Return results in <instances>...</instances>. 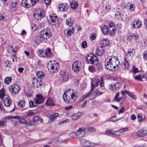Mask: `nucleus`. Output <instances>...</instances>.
<instances>
[{
  "label": "nucleus",
  "instance_id": "nucleus-1",
  "mask_svg": "<svg viewBox=\"0 0 147 147\" xmlns=\"http://www.w3.org/2000/svg\"><path fill=\"white\" fill-rule=\"evenodd\" d=\"M105 65L107 69L113 71L118 69L120 63L117 57L111 56L105 60Z\"/></svg>",
  "mask_w": 147,
  "mask_h": 147
},
{
  "label": "nucleus",
  "instance_id": "nucleus-2",
  "mask_svg": "<svg viewBox=\"0 0 147 147\" xmlns=\"http://www.w3.org/2000/svg\"><path fill=\"white\" fill-rule=\"evenodd\" d=\"M63 97L65 102L72 104L77 99V92L71 89L67 90L63 94Z\"/></svg>",
  "mask_w": 147,
  "mask_h": 147
},
{
  "label": "nucleus",
  "instance_id": "nucleus-3",
  "mask_svg": "<svg viewBox=\"0 0 147 147\" xmlns=\"http://www.w3.org/2000/svg\"><path fill=\"white\" fill-rule=\"evenodd\" d=\"M95 128L91 127L85 128L82 127H79L76 132L78 137L79 138H82L85 135L86 132L95 131Z\"/></svg>",
  "mask_w": 147,
  "mask_h": 147
},
{
  "label": "nucleus",
  "instance_id": "nucleus-4",
  "mask_svg": "<svg viewBox=\"0 0 147 147\" xmlns=\"http://www.w3.org/2000/svg\"><path fill=\"white\" fill-rule=\"evenodd\" d=\"M86 58L89 63L94 65L98 63L97 56L93 53H90L88 55Z\"/></svg>",
  "mask_w": 147,
  "mask_h": 147
},
{
  "label": "nucleus",
  "instance_id": "nucleus-5",
  "mask_svg": "<svg viewBox=\"0 0 147 147\" xmlns=\"http://www.w3.org/2000/svg\"><path fill=\"white\" fill-rule=\"evenodd\" d=\"M51 36V35L49 29H44L41 32L40 36L41 38L47 39L50 38Z\"/></svg>",
  "mask_w": 147,
  "mask_h": 147
},
{
  "label": "nucleus",
  "instance_id": "nucleus-6",
  "mask_svg": "<svg viewBox=\"0 0 147 147\" xmlns=\"http://www.w3.org/2000/svg\"><path fill=\"white\" fill-rule=\"evenodd\" d=\"M80 142L81 145L86 147H92L95 146L96 145L95 144L85 139L80 140Z\"/></svg>",
  "mask_w": 147,
  "mask_h": 147
},
{
  "label": "nucleus",
  "instance_id": "nucleus-7",
  "mask_svg": "<svg viewBox=\"0 0 147 147\" xmlns=\"http://www.w3.org/2000/svg\"><path fill=\"white\" fill-rule=\"evenodd\" d=\"M34 18L37 20H40L43 18L44 14L43 12L40 9H37L35 10L34 13Z\"/></svg>",
  "mask_w": 147,
  "mask_h": 147
},
{
  "label": "nucleus",
  "instance_id": "nucleus-8",
  "mask_svg": "<svg viewBox=\"0 0 147 147\" xmlns=\"http://www.w3.org/2000/svg\"><path fill=\"white\" fill-rule=\"evenodd\" d=\"M49 22L52 25H55L58 23L59 18L55 14L50 15L49 16Z\"/></svg>",
  "mask_w": 147,
  "mask_h": 147
},
{
  "label": "nucleus",
  "instance_id": "nucleus-9",
  "mask_svg": "<svg viewBox=\"0 0 147 147\" xmlns=\"http://www.w3.org/2000/svg\"><path fill=\"white\" fill-rule=\"evenodd\" d=\"M81 63L79 61L74 62L72 65V69L73 71L76 72L79 71L81 69Z\"/></svg>",
  "mask_w": 147,
  "mask_h": 147
},
{
  "label": "nucleus",
  "instance_id": "nucleus-10",
  "mask_svg": "<svg viewBox=\"0 0 147 147\" xmlns=\"http://www.w3.org/2000/svg\"><path fill=\"white\" fill-rule=\"evenodd\" d=\"M44 98L40 94H36V97L34 99V101L36 105L42 103L44 102Z\"/></svg>",
  "mask_w": 147,
  "mask_h": 147
},
{
  "label": "nucleus",
  "instance_id": "nucleus-11",
  "mask_svg": "<svg viewBox=\"0 0 147 147\" xmlns=\"http://www.w3.org/2000/svg\"><path fill=\"white\" fill-rule=\"evenodd\" d=\"M20 88L17 85L14 84L11 86L9 88L10 92L12 93L15 94L18 93L19 91Z\"/></svg>",
  "mask_w": 147,
  "mask_h": 147
},
{
  "label": "nucleus",
  "instance_id": "nucleus-12",
  "mask_svg": "<svg viewBox=\"0 0 147 147\" xmlns=\"http://www.w3.org/2000/svg\"><path fill=\"white\" fill-rule=\"evenodd\" d=\"M32 0H22L21 2L22 5L26 8H29L33 5Z\"/></svg>",
  "mask_w": 147,
  "mask_h": 147
},
{
  "label": "nucleus",
  "instance_id": "nucleus-13",
  "mask_svg": "<svg viewBox=\"0 0 147 147\" xmlns=\"http://www.w3.org/2000/svg\"><path fill=\"white\" fill-rule=\"evenodd\" d=\"M105 51V47L103 46H102L101 45L100 47H98L97 48L96 53L98 55L101 56L103 55Z\"/></svg>",
  "mask_w": 147,
  "mask_h": 147
},
{
  "label": "nucleus",
  "instance_id": "nucleus-14",
  "mask_svg": "<svg viewBox=\"0 0 147 147\" xmlns=\"http://www.w3.org/2000/svg\"><path fill=\"white\" fill-rule=\"evenodd\" d=\"M99 80L98 78H95L93 80L92 79L91 81V89L90 90L92 92L94 89V87H97L98 85Z\"/></svg>",
  "mask_w": 147,
  "mask_h": 147
},
{
  "label": "nucleus",
  "instance_id": "nucleus-15",
  "mask_svg": "<svg viewBox=\"0 0 147 147\" xmlns=\"http://www.w3.org/2000/svg\"><path fill=\"white\" fill-rule=\"evenodd\" d=\"M32 84L34 86L38 88V87L42 85V82L40 79L39 80L34 78L32 80Z\"/></svg>",
  "mask_w": 147,
  "mask_h": 147
},
{
  "label": "nucleus",
  "instance_id": "nucleus-16",
  "mask_svg": "<svg viewBox=\"0 0 147 147\" xmlns=\"http://www.w3.org/2000/svg\"><path fill=\"white\" fill-rule=\"evenodd\" d=\"M136 134L138 137H144L147 135V131L142 129L136 132Z\"/></svg>",
  "mask_w": 147,
  "mask_h": 147
},
{
  "label": "nucleus",
  "instance_id": "nucleus-17",
  "mask_svg": "<svg viewBox=\"0 0 147 147\" xmlns=\"http://www.w3.org/2000/svg\"><path fill=\"white\" fill-rule=\"evenodd\" d=\"M74 28L72 26L69 27L64 31V33L67 36H70L74 33Z\"/></svg>",
  "mask_w": 147,
  "mask_h": 147
},
{
  "label": "nucleus",
  "instance_id": "nucleus-18",
  "mask_svg": "<svg viewBox=\"0 0 147 147\" xmlns=\"http://www.w3.org/2000/svg\"><path fill=\"white\" fill-rule=\"evenodd\" d=\"M58 8L59 10L62 11H67L69 5L66 3H62L59 5Z\"/></svg>",
  "mask_w": 147,
  "mask_h": 147
},
{
  "label": "nucleus",
  "instance_id": "nucleus-19",
  "mask_svg": "<svg viewBox=\"0 0 147 147\" xmlns=\"http://www.w3.org/2000/svg\"><path fill=\"white\" fill-rule=\"evenodd\" d=\"M60 74L61 76V78H62L63 82H66L68 80L69 76L67 73L63 71L60 72Z\"/></svg>",
  "mask_w": 147,
  "mask_h": 147
},
{
  "label": "nucleus",
  "instance_id": "nucleus-20",
  "mask_svg": "<svg viewBox=\"0 0 147 147\" xmlns=\"http://www.w3.org/2000/svg\"><path fill=\"white\" fill-rule=\"evenodd\" d=\"M50 69L51 71L53 73L57 72L59 68V64L58 63L53 64H51V65Z\"/></svg>",
  "mask_w": 147,
  "mask_h": 147
},
{
  "label": "nucleus",
  "instance_id": "nucleus-21",
  "mask_svg": "<svg viewBox=\"0 0 147 147\" xmlns=\"http://www.w3.org/2000/svg\"><path fill=\"white\" fill-rule=\"evenodd\" d=\"M142 25L141 22L138 20L134 21L133 23L132 28H139Z\"/></svg>",
  "mask_w": 147,
  "mask_h": 147
},
{
  "label": "nucleus",
  "instance_id": "nucleus-22",
  "mask_svg": "<svg viewBox=\"0 0 147 147\" xmlns=\"http://www.w3.org/2000/svg\"><path fill=\"white\" fill-rule=\"evenodd\" d=\"M119 92L117 93L114 97V100L115 101L119 102L120 101H124L125 100V97L122 96L119 98Z\"/></svg>",
  "mask_w": 147,
  "mask_h": 147
},
{
  "label": "nucleus",
  "instance_id": "nucleus-23",
  "mask_svg": "<svg viewBox=\"0 0 147 147\" xmlns=\"http://www.w3.org/2000/svg\"><path fill=\"white\" fill-rule=\"evenodd\" d=\"M138 35L131 34L130 35H128L127 37V39L129 41L132 40H136L138 38Z\"/></svg>",
  "mask_w": 147,
  "mask_h": 147
},
{
  "label": "nucleus",
  "instance_id": "nucleus-24",
  "mask_svg": "<svg viewBox=\"0 0 147 147\" xmlns=\"http://www.w3.org/2000/svg\"><path fill=\"white\" fill-rule=\"evenodd\" d=\"M45 104L49 106H53L55 104L53 100L51 98H49L47 100Z\"/></svg>",
  "mask_w": 147,
  "mask_h": 147
},
{
  "label": "nucleus",
  "instance_id": "nucleus-25",
  "mask_svg": "<svg viewBox=\"0 0 147 147\" xmlns=\"http://www.w3.org/2000/svg\"><path fill=\"white\" fill-rule=\"evenodd\" d=\"M4 105L6 107H9L11 104V102L10 99L7 98H4L3 101Z\"/></svg>",
  "mask_w": 147,
  "mask_h": 147
},
{
  "label": "nucleus",
  "instance_id": "nucleus-26",
  "mask_svg": "<svg viewBox=\"0 0 147 147\" xmlns=\"http://www.w3.org/2000/svg\"><path fill=\"white\" fill-rule=\"evenodd\" d=\"M59 114L57 113H54L51 114L49 117V121H52L55 119V117L59 116Z\"/></svg>",
  "mask_w": 147,
  "mask_h": 147
},
{
  "label": "nucleus",
  "instance_id": "nucleus-27",
  "mask_svg": "<svg viewBox=\"0 0 147 147\" xmlns=\"http://www.w3.org/2000/svg\"><path fill=\"white\" fill-rule=\"evenodd\" d=\"M81 116V114L80 113H76L72 115L71 118L72 120H76L78 119Z\"/></svg>",
  "mask_w": 147,
  "mask_h": 147
},
{
  "label": "nucleus",
  "instance_id": "nucleus-28",
  "mask_svg": "<svg viewBox=\"0 0 147 147\" xmlns=\"http://www.w3.org/2000/svg\"><path fill=\"white\" fill-rule=\"evenodd\" d=\"M128 130V128L125 127L124 128H122L120 130L118 131H116V133H117L116 135L120 136L125 131H127Z\"/></svg>",
  "mask_w": 147,
  "mask_h": 147
},
{
  "label": "nucleus",
  "instance_id": "nucleus-29",
  "mask_svg": "<svg viewBox=\"0 0 147 147\" xmlns=\"http://www.w3.org/2000/svg\"><path fill=\"white\" fill-rule=\"evenodd\" d=\"M45 57L47 58L50 57L51 56V53L50 51V48H49L45 50Z\"/></svg>",
  "mask_w": 147,
  "mask_h": 147
},
{
  "label": "nucleus",
  "instance_id": "nucleus-30",
  "mask_svg": "<svg viewBox=\"0 0 147 147\" xmlns=\"http://www.w3.org/2000/svg\"><path fill=\"white\" fill-rule=\"evenodd\" d=\"M78 4L77 2L73 1L70 4V6L71 8L73 9H75L78 7Z\"/></svg>",
  "mask_w": 147,
  "mask_h": 147
},
{
  "label": "nucleus",
  "instance_id": "nucleus-31",
  "mask_svg": "<svg viewBox=\"0 0 147 147\" xmlns=\"http://www.w3.org/2000/svg\"><path fill=\"white\" fill-rule=\"evenodd\" d=\"M107 31L106 33L111 35H112L115 33L116 29L115 27H113L112 28H108V30Z\"/></svg>",
  "mask_w": 147,
  "mask_h": 147
},
{
  "label": "nucleus",
  "instance_id": "nucleus-32",
  "mask_svg": "<svg viewBox=\"0 0 147 147\" xmlns=\"http://www.w3.org/2000/svg\"><path fill=\"white\" fill-rule=\"evenodd\" d=\"M25 101L24 100H20L18 104V106L19 108H23L25 106Z\"/></svg>",
  "mask_w": 147,
  "mask_h": 147
},
{
  "label": "nucleus",
  "instance_id": "nucleus-33",
  "mask_svg": "<svg viewBox=\"0 0 147 147\" xmlns=\"http://www.w3.org/2000/svg\"><path fill=\"white\" fill-rule=\"evenodd\" d=\"M102 42V46H103L105 47L108 46L109 44V41L107 39L105 38L103 39Z\"/></svg>",
  "mask_w": 147,
  "mask_h": 147
},
{
  "label": "nucleus",
  "instance_id": "nucleus-34",
  "mask_svg": "<svg viewBox=\"0 0 147 147\" xmlns=\"http://www.w3.org/2000/svg\"><path fill=\"white\" fill-rule=\"evenodd\" d=\"M133 75L134 78L135 80H140V81H142V78L144 76L143 75H137L136 76H135V74H133Z\"/></svg>",
  "mask_w": 147,
  "mask_h": 147
},
{
  "label": "nucleus",
  "instance_id": "nucleus-35",
  "mask_svg": "<svg viewBox=\"0 0 147 147\" xmlns=\"http://www.w3.org/2000/svg\"><path fill=\"white\" fill-rule=\"evenodd\" d=\"M12 80L11 77H7L4 79V82L6 84H8L11 82Z\"/></svg>",
  "mask_w": 147,
  "mask_h": 147
},
{
  "label": "nucleus",
  "instance_id": "nucleus-36",
  "mask_svg": "<svg viewBox=\"0 0 147 147\" xmlns=\"http://www.w3.org/2000/svg\"><path fill=\"white\" fill-rule=\"evenodd\" d=\"M66 24L68 25L69 27L72 26L73 24V21L72 20H71L70 18L67 19L66 20Z\"/></svg>",
  "mask_w": 147,
  "mask_h": 147
},
{
  "label": "nucleus",
  "instance_id": "nucleus-37",
  "mask_svg": "<svg viewBox=\"0 0 147 147\" xmlns=\"http://www.w3.org/2000/svg\"><path fill=\"white\" fill-rule=\"evenodd\" d=\"M37 76L38 78L42 79L44 77V73L42 71H38L36 73Z\"/></svg>",
  "mask_w": 147,
  "mask_h": 147
},
{
  "label": "nucleus",
  "instance_id": "nucleus-38",
  "mask_svg": "<svg viewBox=\"0 0 147 147\" xmlns=\"http://www.w3.org/2000/svg\"><path fill=\"white\" fill-rule=\"evenodd\" d=\"M126 94H127L129 96L134 100L136 99V98L135 95L132 93L128 91H126Z\"/></svg>",
  "mask_w": 147,
  "mask_h": 147
},
{
  "label": "nucleus",
  "instance_id": "nucleus-39",
  "mask_svg": "<svg viewBox=\"0 0 147 147\" xmlns=\"http://www.w3.org/2000/svg\"><path fill=\"white\" fill-rule=\"evenodd\" d=\"M35 114V113L31 111H30L27 112H25L24 113L25 115L28 116H31Z\"/></svg>",
  "mask_w": 147,
  "mask_h": 147
},
{
  "label": "nucleus",
  "instance_id": "nucleus-40",
  "mask_svg": "<svg viewBox=\"0 0 147 147\" xmlns=\"http://www.w3.org/2000/svg\"><path fill=\"white\" fill-rule=\"evenodd\" d=\"M123 63L125 69H128L129 66V64L127 60L125 58H124V61Z\"/></svg>",
  "mask_w": 147,
  "mask_h": 147
},
{
  "label": "nucleus",
  "instance_id": "nucleus-41",
  "mask_svg": "<svg viewBox=\"0 0 147 147\" xmlns=\"http://www.w3.org/2000/svg\"><path fill=\"white\" fill-rule=\"evenodd\" d=\"M116 133V131H112L111 130H109L108 131H105V134L106 135H114Z\"/></svg>",
  "mask_w": 147,
  "mask_h": 147
},
{
  "label": "nucleus",
  "instance_id": "nucleus-42",
  "mask_svg": "<svg viewBox=\"0 0 147 147\" xmlns=\"http://www.w3.org/2000/svg\"><path fill=\"white\" fill-rule=\"evenodd\" d=\"M92 92L91 91V90H90L89 92L86 94V95H85L83 96L81 98V101H82L83 100H84V99H86V98H87L88 97V96L90 95L91 94V93Z\"/></svg>",
  "mask_w": 147,
  "mask_h": 147
},
{
  "label": "nucleus",
  "instance_id": "nucleus-43",
  "mask_svg": "<svg viewBox=\"0 0 147 147\" xmlns=\"http://www.w3.org/2000/svg\"><path fill=\"white\" fill-rule=\"evenodd\" d=\"M18 3L16 1L12 2L11 4V7L15 11L17 9Z\"/></svg>",
  "mask_w": 147,
  "mask_h": 147
},
{
  "label": "nucleus",
  "instance_id": "nucleus-44",
  "mask_svg": "<svg viewBox=\"0 0 147 147\" xmlns=\"http://www.w3.org/2000/svg\"><path fill=\"white\" fill-rule=\"evenodd\" d=\"M5 95V91L4 90L1 89L0 90V98L3 99Z\"/></svg>",
  "mask_w": 147,
  "mask_h": 147
},
{
  "label": "nucleus",
  "instance_id": "nucleus-45",
  "mask_svg": "<svg viewBox=\"0 0 147 147\" xmlns=\"http://www.w3.org/2000/svg\"><path fill=\"white\" fill-rule=\"evenodd\" d=\"M134 50L133 49H130L128 51V55L131 57H132L134 56Z\"/></svg>",
  "mask_w": 147,
  "mask_h": 147
},
{
  "label": "nucleus",
  "instance_id": "nucleus-46",
  "mask_svg": "<svg viewBox=\"0 0 147 147\" xmlns=\"http://www.w3.org/2000/svg\"><path fill=\"white\" fill-rule=\"evenodd\" d=\"M69 136L70 137L72 138H76L78 137L76 131L71 133L69 134Z\"/></svg>",
  "mask_w": 147,
  "mask_h": 147
},
{
  "label": "nucleus",
  "instance_id": "nucleus-47",
  "mask_svg": "<svg viewBox=\"0 0 147 147\" xmlns=\"http://www.w3.org/2000/svg\"><path fill=\"white\" fill-rule=\"evenodd\" d=\"M114 86L115 88V90H116L121 87V85L119 83L117 82L115 84H114Z\"/></svg>",
  "mask_w": 147,
  "mask_h": 147
},
{
  "label": "nucleus",
  "instance_id": "nucleus-48",
  "mask_svg": "<svg viewBox=\"0 0 147 147\" xmlns=\"http://www.w3.org/2000/svg\"><path fill=\"white\" fill-rule=\"evenodd\" d=\"M36 105L35 104L34 101H30L29 102V105L30 107L33 108L36 107Z\"/></svg>",
  "mask_w": 147,
  "mask_h": 147
},
{
  "label": "nucleus",
  "instance_id": "nucleus-49",
  "mask_svg": "<svg viewBox=\"0 0 147 147\" xmlns=\"http://www.w3.org/2000/svg\"><path fill=\"white\" fill-rule=\"evenodd\" d=\"M6 19V17L5 14L3 13L0 14V20L3 21L5 20Z\"/></svg>",
  "mask_w": 147,
  "mask_h": 147
},
{
  "label": "nucleus",
  "instance_id": "nucleus-50",
  "mask_svg": "<svg viewBox=\"0 0 147 147\" xmlns=\"http://www.w3.org/2000/svg\"><path fill=\"white\" fill-rule=\"evenodd\" d=\"M19 121L22 123L28 124V122L27 121L23 118H20L19 119Z\"/></svg>",
  "mask_w": 147,
  "mask_h": 147
},
{
  "label": "nucleus",
  "instance_id": "nucleus-51",
  "mask_svg": "<svg viewBox=\"0 0 147 147\" xmlns=\"http://www.w3.org/2000/svg\"><path fill=\"white\" fill-rule=\"evenodd\" d=\"M102 31L103 32V33L104 34L105 33H106L107 32V31L108 29V28H107V27L106 26L104 25L103 27L101 28Z\"/></svg>",
  "mask_w": 147,
  "mask_h": 147
},
{
  "label": "nucleus",
  "instance_id": "nucleus-52",
  "mask_svg": "<svg viewBox=\"0 0 147 147\" xmlns=\"http://www.w3.org/2000/svg\"><path fill=\"white\" fill-rule=\"evenodd\" d=\"M137 117L139 119V122H141V121H143V120L145 118V117H144L143 119V118L142 115L141 113L139 114L138 115Z\"/></svg>",
  "mask_w": 147,
  "mask_h": 147
},
{
  "label": "nucleus",
  "instance_id": "nucleus-53",
  "mask_svg": "<svg viewBox=\"0 0 147 147\" xmlns=\"http://www.w3.org/2000/svg\"><path fill=\"white\" fill-rule=\"evenodd\" d=\"M88 69L90 72L93 73L95 71L94 67L93 65L90 66L88 67Z\"/></svg>",
  "mask_w": 147,
  "mask_h": 147
},
{
  "label": "nucleus",
  "instance_id": "nucleus-54",
  "mask_svg": "<svg viewBox=\"0 0 147 147\" xmlns=\"http://www.w3.org/2000/svg\"><path fill=\"white\" fill-rule=\"evenodd\" d=\"M87 47V43L86 41H84L82 43V48L85 49Z\"/></svg>",
  "mask_w": 147,
  "mask_h": 147
},
{
  "label": "nucleus",
  "instance_id": "nucleus-55",
  "mask_svg": "<svg viewBox=\"0 0 147 147\" xmlns=\"http://www.w3.org/2000/svg\"><path fill=\"white\" fill-rule=\"evenodd\" d=\"M100 85L101 87H103L104 86V82L103 78L101 77L100 81Z\"/></svg>",
  "mask_w": 147,
  "mask_h": 147
},
{
  "label": "nucleus",
  "instance_id": "nucleus-56",
  "mask_svg": "<svg viewBox=\"0 0 147 147\" xmlns=\"http://www.w3.org/2000/svg\"><path fill=\"white\" fill-rule=\"evenodd\" d=\"M39 119V117L38 116H34L33 118V122L34 123H36L37 122Z\"/></svg>",
  "mask_w": 147,
  "mask_h": 147
},
{
  "label": "nucleus",
  "instance_id": "nucleus-57",
  "mask_svg": "<svg viewBox=\"0 0 147 147\" xmlns=\"http://www.w3.org/2000/svg\"><path fill=\"white\" fill-rule=\"evenodd\" d=\"M114 117L115 118L116 116H113L112 117H111L110 118H109L108 120H106V122L110 121H111V122H115V121H117V120L115 119H113V118Z\"/></svg>",
  "mask_w": 147,
  "mask_h": 147
},
{
  "label": "nucleus",
  "instance_id": "nucleus-58",
  "mask_svg": "<svg viewBox=\"0 0 147 147\" xmlns=\"http://www.w3.org/2000/svg\"><path fill=\"white\" fill-rule=\"evenodd\" d=\"M96 34L95 33H94L92 34V35L90 37V40H93L95 39L96 38Z\"/></svg>",
  "mask_w": 147,
  "mask_h": 147
},
{
  "label": "nucleus",
  "instance_id": "nucleus-59",
  "mask_svg": "<svg viewBox=\"0 0 147 147\" xmlns=\"http://www.w3.org/2000/svg\"><path fill=\"white\" fill-rule=\"evenodd\" d=\"M125 111V108L123 107H122L119 110L118 112V114H120L123 113Z\"/></svg>",
  "mask_w": 147,
  "mask_h": 147
},
{
  "label": "nucleus",
  "instance_id": "nucleus-60",
  "mask_svg": "<svg viewBox=\"0 0 147 147\" xmlns=\"http://www.w3.org/2000/svg\"><path fill=\"white\" fill-rule=\"evenodd\" d=\"M6 122L5 121H0V127H2L5 125Z\"/></svg>",
  "mask_w": 147,
  "mask_h": 147
},
{
  "label": "nucleus",
  "instance_id": "nucleus-61",
  "mask_svg": "<svg viewBox=\"0 0 147 147\" xmlns=\"http://www.w3.org/2000/svg\"><path fill=\"white\" fill-rule=\"evenodd\" d=\"M96 65L97 68L98 70H100L102 69V67L101 64L98 63L96 64H94Z\"/></svg>",
  "mask_w": 147,
  "mask_h": 147
},
{
  "label": "nucleus",
  "instance_id": "nucleus-62",
  "mask_svg": "<svg viewBox=\"0 0 147 147\" xmlns=\"http://www.w3.org/2000/svg\"><path fill=\"white\" fill-rule=\"evenodd\" d=\"M143 58L145 60H147V51H146L144 52Z\"/></svg>",
  "mask_w": 147,
  "mask_h": 147
},
{
  "label": "nucleus",
  "instance_id": "nucleus-63",
  "mask_svg": "<svg viewBox=\"0 0 147 147\" xmlns=\"http://www.w3.org/2000/svg\"><path fill=\"white\" fill-rule=\"evenodd\" d=\"M132 70L134 74H135L137 72H138L139 71L138 68H136L135 67H133Z\"/></svg>",
  "mask_w": 147,
  "mask_h": 147
},
{
  "label": "nucleus",
  "instance_id": "nucleus-64",
  "mask_svg": "<svg viewBox=\"0 0 147 147\" xmlns=\"http://www.w3.org/2000/svg\"><path fill=\"white\" fill-rule=\"evenodd\" d=\"M109 88L110 89L114 91L115 90V88H114V84H111L109 86Z\"/></svg>",
  "mask_w": 147,
  "mask_h": 147
}]
</instances>
